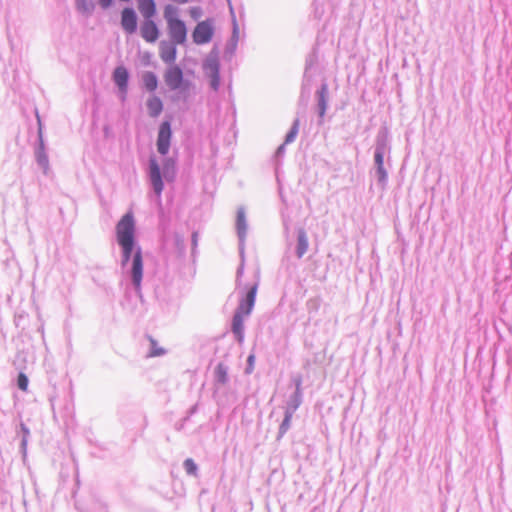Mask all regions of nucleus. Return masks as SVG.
Masks as SVG:
<instances>
[{"instance_id": "2", "label": "nucleus", "mask_w": 512, "mask_h": 512, "mask_svg": "<svg viewBox=\"0 0 512 512\" xmlns=\"http://www.w3.org/2000/svg\"><path fill=\"white\" fill-rule=\"evenodd\" d=\"M135 223L132 213H126L116 226L118 243L134 242Z\"/></svg>"}, {"instance_id": "10", "label": "nucleus", "mask_w": 512, "mask_h": 512, "mask_svg": "<svg viewBox=\"0 0 512 512\" xmlns=\"http://www.w3.org/2000/svg\"><path fill=\"white\" fill-rule=\"evenodd\" d=\"M258 285L254 284L248 291L245 300H243L237 309V313L248 316L254 306Z\"/></svg>"}, {"instance_id": "11", "label": "nucleus", "mask_w": 512, "mask_h": 512, "mask_svg": "<svg viewBox=\"0 0 512 512\" xmlns=\"http://www.w3.org/2000/svg\"><path fill=\"white\" fill-rule=\"evenodd\" d=\"M128 71L123 66H118L113 73V79L116 85L119 87L120 91L123 94H126L127 92V86H128Z\"/></svg>"}, {"instance_id": "31", "label": "nucleus", "mask_w": 512, "mask_h": 512, "mask_svg": "<svg viewBox=\"0 0 512 512\" xmlns=\"http://www.w3.org/2000/svg\"><path fill=\"white\" fill-rule=\"evenodd\" d=\"M244 221H245L244 213L243 212H239L238 216H237L238 226L239 227L243 226L244 225Z\"/></svg>"}, {"instance_id": "30", "label": "nucleus", "mask_w": 512, "mask_h": 512, "mask_svg": "<svg viewBox=\"0 0 512 512\" xmlns=\"http://www.w3.org/2000/svg\"><path fill=\"white\" fill-rule=\"evenodd\" d=\"M189 14L192 18L198 19L201 15V9L199 7H193L189 10Z\"/></svg>"}, {"instance_id": "9", "label": "nucleus", "mask_w": 512, "mask_h": 512, "mask_svg": "<svg viewBox=\"0 0 512 512\" xmlns=\"http://www.w3.org/2000/svg\"><path fill=\"white\" fill-rule=\"evenodd\" d=\"M122 28L129 34L136 31L137 28V17L133 9L125 8L121 15Z\"/></svg>"}, {"instance_id": "24", "label": "nucleus", "mask_w": 512, "mask_h": 512, "mask_svg": "<svg viewBox=\"0 0 512 512\" xmlns=\"http://www.w3.org/2000/svg\"><path fill=\"white\" fill-rule=\"evenodd\" d=\"M375 162L378 167V172L381 176V179H384L386 177L385 170L383 168V154L380 151H377L375 154Z\"/></svg>"}, {"instance_id": "32", "label": "nucleus", "mask_w": 512, "mask_h": 512, "mask_svg": "<svg viewBox=\"0 0 512 512\" xmlns=\"http://www.w3.org/2000/svg\"><path fill=\"white\" fill-rule=\"evenodd\" d=\"M99 3L103 8H107L112 3V0H99Z\"/></svg>"}, {"instance_id": "12", "label": "nucleus", "mask_w": 512, "mask_h": 512, "mask_svg": "<svg viewBox=\"0 0 512 512\" xmlns=\"http://www.w3.org/2000/svg\"><path fill=\"white\" fill-rule=\"evenodd\" d=\"M176 54H177V50H176V47H175V43H167V42H162L160 44V58L165 62V63H173L175 60H176Z\"/></svg>"}, {"instance_id": "19", "label": "nucleus", "mask_w": 512, "mask_h": 512, "mask_svg": "<svg viewBox=\"0 0 512 512\" xmlns=\"http://www.w3.org/2000/svg\"><path fill=\"white\" fill-rule=\"evenodd\" d=\"M326 97H327V86L323 85L321 89L318 91V98H319V109H320V116L323 117L326 112Z\"/></svg>"}, {"instance_id": "20", "label": "nucleus", "mask_w": 512, "mask_h": 512, "mask_svg": "<svg viewBox=\"0 0 512 512\" xmlns=\"http://www.w3.org/2000/svg\"><path fill=\"white\" fill-rule=\"evenodd\" d=\"M119 245L122 247L123 252L122 264L125 265L131 258L134 242L119 243Z\"/></svg>"}, {"instance_id": "27", "label": "nucleus", "mask_w": 512, "mask_h": 512, "mask_svg": "<svg viewBox=\"0 0 512 512\" xmlns=\"http://www.w3.org/2000/svg\"><path fill=\"white\" fill-rule=\"evenodd\" d=\"M291 419H292V412L287 411L285 414V418L280 427L282 433L286 432L287 429L290 427Z\"/></svg>"}, {"instance_id": "18", "label": "nucleus", "mask_w": 512, "mask_h": 512, "mask_svg": "<svg viewBox=\"0 0 512 512\" xmlns=\"http://www.w3.org/2000/svg\"><path fill=\"white\" fill-rule=\"evenodd\" d=\"M143 83L147 90L153 92L156 90L158 85V80L156 75L153 72H146L143 74Z\"/></svg>"}, {"instance_id": "26", "label": "nucleus", "mask_w": 512, "mask_h": 512, "mask_svg": "<svg viewBox=\"0 0 512 512\" xmlns=\"http://www.w3.org/2000/svg\"><path fill=\"white\" fill-rule=\"evenodd\" d=\"M184 467L188 474L195 475L197 472V466L194 461L190 458L186 459L184 462Z\"/></svg>"}, {"instance_id": "4", "label": "nucleus", "mask_w": 512, "mask_h": 512, "mask_svg": "<svg viewBox=\"0 0 512 512\" xmlns=\"http://www.w3.org/2000/svg\"><path fill=\"white\" fill-rule=\"evenodd\" d=\"M164 80L171 90H177L187 86V83H185L183 78L182 70L176 65H173L166 70Z\"/></svg>"}, {"instance_id": "28", "label": "nucleus", "mask_w": 512, "mask_h": 512, "mask_svg": "<svg viewBox=\"0 0 512 512\" xmlns=\"http://www.w3.org/2000/svg\"><path fill=\"white\" fill-rule=\"evenodd\" d=\"M298 133V121H296L291 129V131L287 134L285 143H290L294 141L296 135Z\"/></svg>"}, {"instance_id": "8", "label": "nucleus", "mask_w": 512, "mask_h": 512, "mask_svg": "<svg viewBox=\"0 0 512 512\" xmlns=\"http://www.w3.org/2000/svg\"><path fill=\"white\" fill-rule=\"evenodd\" d=\"M140 33L142 38L149 43H154L159 38V29L150 18L142 23Z\"/></svg>"}, {"instance_id": "13", "label": "nucleus", "mask_w": 512, "mask_h": 512, "mask_svg": "<svg viewBox=\"0 0 512 512\" xmlns=\"http://www.w3.org/2000/svg\"><path fill=\"white\" fill-rule=\"evenodd\" d=\"M243 330H244V315L236 312L233 317L232 331L236 335V338L239 342L243 341V338H244Z\"/></svg>"}, {"instance_id": "16", "label": "nucleus", "mask_w": 512, "mask_h": 512, "mask_svg": "<svg viewBox=\"0 0 512 512\" xmlns=\"http://www.w3.org/2000/svg\"><path fill=\"white\" fill-rule=\"evenodd\" d=\"M147 108L151 117H157L163 110L162 101L158 97H151L147 101Z\"/></svg>"}, {"instance_id": "33", "label": "nucleus", "mask_w": 512, "mask_h": 512, "mask_svg": "<svg viewBox=\"0 0 512 512\" xmlns=\"http://www.w3.org/2000/svg\"><path fill=\"white\" fill-rule=\"evenodd\" d=\"M192 239H193L194 246H196L197 245V233H193Z\"/></svg>"}, {"instance_id": "15", "label": "nucleus", "mask_w": 512, "mask_h": 512, "mask_svg": "<svg viewBox=\"0 0 512 512\" xmlns=\"http://www.w3.org/2000/svg\"><path fill=\"white\" fill-rule=\"evenodd\" d=\"M163 177L167 181H173L176 175V163L172 158H166L163 162Z\"/></svg>"}, {"instance_id": "21", "label": "nucleus", "mask_w": 512, "mask_h": 512, "mask_svg": "<svg viewBox=\"0 0 512 512\" xmlns=\"http://www.w3.org/2000/svg\"><path fill=\"white\" fill-rule=\"evenodd\" d=\"M215 375L218 382L225 384L227 382V368L223 363H219L215 369Z\"/></svg>"}, {"instance_id": "14", "label": "nucleus", "mask_w": 512, "mask_h": 512, "mask_svg": "<svg viewBox=\"0 0 512 512\" xmlns=\"http://www.w3.org/2000/svg\"><path fill=\"white\" fill-rule=\"evenodd\" d=\"M138 8L146 19L151 18L156 12L153 0H138Z\"/></svg>"}, {"instance_id": "17", "label": "nucleus", "mask_w": 512, "mask_h": 512, "mask_svg": "<svg viewBox=\"0 0 512 512\" xmlns=\"http://www.w3.org/2000/svg\"><path fill=\"white\" fill-rule=\"evenodd\" d=\"M308 250V238L304 230L298 233L297 255L302 257Z\"/></svg>"}, {"instance_id": "6", "label": "nucleus", "mask_w": 512, "mask_h": 512, "mask_svg": "<svg viewBox=\"0 0 512 512\" xmlns=\"http://www.w3.org/2000/svg\"><path fill=\"white\" fill-rule=\"evenodd\" d=\"M149 176L155 193L160 196L164 185L159 164L154 157H151L149 160Z\"/></svg>"}, {"instance_id": "5", "label": "nucleus", "mask_w": 512, "mask_h": 512, "mask_svg": "<svg viewBox=\"0 0 512 512\" xmlns=\"http://www.w3.org/2000/svg\"><path fill=\"white\" fill-rule=\"evenodd\" d=\"M171 127L168 121L163 122L160 125L158 137H157V150L160 154L166 155L170 148L171 141Z\"/></svg>"}, {"instance_id": "29", "label": "nucleus", "mask_w": 512, "mask_h": 512, "mask_svg": "<svg viewBox=\"0 0 512 512\" xmlns=\"http://www.w3.org/2000/svg\"><path fill=\"white\" fill-rule=\"evenodd\" d=\"M247 361H248V367L246 369V372L251 373L254 369L255 355L254 354L249 355Z\"/></svg>"}, {"instance_id": "7", "label": "nucleus", "mask_w": 512, "mask_h": 512, "mask_svg": "<svg viewBox=\"0 0 512 512\" xmlns=\"http://www.w3.org/2000/svg\"><path fill=\"white\" fill-rule=\"evenodd\" d=\"M132 281L136 289H140L143 276V258L140 248H137L132 259Z\"/></svg>"}, {"instance_id": "25", "label": "nucleus", "mask_w": 512, "mask_h": 512, "mask_svg": "<svg viewBox=\"0 0 512 512\" xmlns=\"http://www.w3.org/2000/svg\"><path fill=\"white\" fill-rule=\"evenodd\" d=\"M18 388L24 392L28 390V378L24 373H19L17 378Z\"/></svg>"}, {"instance_id": "22", "label": "nucleus", "mask_w": 512, "mask_h": 512, "mask_svg": "<svg viewBox=\"0 0 512 512\" xmlns=\"http://www.w3.org/2000/svg\"><path fill=\"white\" fill-rule=\"evenodd\" d=\"M301 381L298 380L297 381V384H296V391H295V394L293 396V400H292V413L293 411H295L301 404Z\"/></svg>"}, {"instance_id": "1", "label": "nucleus", "mask_w": 512, "mask_h": 512, "mask_svg": "<svg viewBox=\"0 0 512 512\" xmlns=\"http://www.w3.org/2000/svg\"><path fill=\"white\" fill-rule=\"evenodd\" d=\"M163 17L171 40L175 44H183L187 39V28L184 21L180 19L179 9L172 4H167L163 9Z\"/></svg>"}, {"instance_id": "23", "label": "nucleus", "mask_w": 512, "mask_h": 512, "mask_svg": "<svg viewBox=\"0 0 512 512\" xmlns=\"http://www.w3.org/2000/svg\"><path fill=\"white\" fill-rule=\"evenodd\" d=\"M151 343V350L149 352L150 357L161 356L165 353V350L158 346L157 342L153 338H149Z\"/></svg>"}, {"instance_id": "3", "label": "nucleus", "mask_w": 512, "mask_h": 512, "mask_svg": "<svg viewBox=\"0 0 512 512\" xmlns=\"http://www.w3.org/2000/svg\"><path fill=\"white\" fill-rule=\"evenodd\" d=\"M214 34L213 22L208 19L199 22L192 33L193 41L197 45H203L212 40Z\"/></svg>"}]
</instances>
